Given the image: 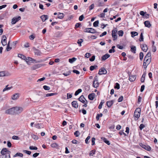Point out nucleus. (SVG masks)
I'll return each mask as SVG.
<instances>
[{
  "label": "nucleus",
  "instance_id": "obj_1",
  "mask_svg": "<svg viewBox=\"0 0 158 158\" xmlns=\"http://www.w3.org/2000/svg\"><path fill=\"white\" fill-rule=\"evenodd\" d=\"M117 30L116 28L112 30V36L113 38V40L114 41L116 40L117 38Z\"/></svg>",
  "mask_w": 158,
  "mask_h": 158
},
{
  "label": "nucleus",
  "instance_id": "obj_2",
  "mask_svg": "<svg viewBox=\"0 0 158 158\" xmlns=\"http://www.w3.org/2000/svg\"><path fill=\"white\" fill-rule=\"evenodd\" d=\"M140 112L141 109L140 108H136L135 111L134 116L135 118H137V119L140 116Z\"/></svg>",
  "mask_w": 158,
  "mask_h": 158
},
{
  "label": "nucleus",
  "instance_id": "obj_3",
  "mask_svg": "<svg viewBox=\"0 0 158 158\" xmlns=\"http://www.w3.org/2000/svg\"><path fill=\"white\" fill-rule=\"evenodd\" d=\"M25 60L28 64H29L30 63V61H31V62L32 63H37L40 62V61H36V60L29 57H28L27 58L26 57V59Z\"/></svg>",
  "mask_w": 158,
  "mask_h": 158
},
{
  "label": "nucleus",
  "instance_id": "obj_4",
  "mask_svg": "<svg viewBox=\"0 0 158 158\" xmlns=\"http://www.w3.org/2000/svg\"><path fill=\"white\" fill-rule=\"evenodd\" d=\"M129 76V79L132 82L135 81L136 78V75H131V73L128 72V73Z\"/></svg>",
  "mask_w": 158,
  "mask_h": 158
},
{
  "label": "nucleus",
  "instance_id": "obj_5",
  "mask_svg": "<svg viewBox=\"0 0 158 158\" xmlns=\"http://www.w3.org/2000/svg\"><path fill=\"white\" fill-rule=\"evenodd\" d=\"M5 113L8 114H14L15 113V107L10 108L5 111Z\"/></svg>",
  "mask_w": 158,
  "mask_h": 158
},
{
  "label": "nucleus",
  "instance_id": "obj_6",
  "mask_svg": "<svg viewBox=\"0 0 158 158\" xmlns=\"http://www.w3.org/2000/svg\"><path fill=\"white\" fill-rule=\"evenodd\" d=\"M21 19V17L20 16H18L17 17H15L13 18L12 19V21L11 22V24H14L16 23L17 22H18Z\"/></svg>",
  "mask_w": 158,
  "mask_h": 158
},
{
  "label": "nucleus",
  "instance_id": "obj_7",
  "mask_svg": "<svg viewBox=\"0 0 158 158\" xmlns=\"http://www.w3.org/2000/svg\"><path fill=\"white\" fill-rule=\"evenodd\" d=\"M139 145L141 147L146 150L149 151L151 150V148L150 146L148 145H146L142 143H140Z\"/></svg>",
  "mask_w": 158,
  "mask_h": 158
},
{
  "label": "nucleus",
  "instance_id": "obj_8",
  "mask_svg": "<svg viewBox=\"0 0 158 158\" xmlns=\"http://www.w3.org/2000/svg\"><path fill=\"white\" fill-rule=\"evenodd\" d=\"M107 73V71L104 68H101L99 70L98 74L100 75L102 74H105Z\"/></svg>",
  "mask_w": 158,
  "mask_h": 158
},
{
  "label": "nucleus",
  "instance_id": "obj_9",
  "mask_svg": "<svg viewBox=\"0 0 158 158\" xmlns=\"http://www.w3.org/2000/svg\"><path fill=\"white\" fill-rule=\"evenodd\" d=\"M15 113L19 114L23 110V108L21 107H15Z\"/></svg>",
  "mask_w": 158,
  "mask_h": 158
},
{
  "label": "nucleus",
  "instance_id": "obj_10",
  "mask_svg": "<svg viewBox=\"0 0 158 158\" xmlns=\"http://www.w3.org/2000/svg\"><path fill=\"white\" fill-rule=\"evenodd\" d=\"M78 99L83 103H87V101L83 95H81Z\"/></svg>",
  "mask_w": 158,
  "mask_h": 158
},
{
  "label": "nucleus",
  "instance_id": "obj_11",
  "mask_svg": "<svg viewBox=\"0 0 158 158\" xmlns=\"http://www.w3.org/2000/svg\"><path fill=\"white\" fill-rule=\"evenodd\" d=\"M42 65V64H36L31 67V68L33 70H35L38 68L41 67Z\"/></svg>",
  "mask_w": 158,
  "mask_h": 158
},
{
  "label": "nucleus",
  "instance_id": "obj_12",
  "mask_svg": "<svg viewBox=\"0 0 158 158\" xmlns=\"http://www.w3.org/2000/svg\"><path fill=\"white\" fill-rule=\"evenodd\" d=\"M2 38H3V39L1 41V43L4 46L5 45H6L7 44V42H6V36L5 35H3L2 36Z\"/></svg>",
  "mask_w": 158,
  "mask_h": 158
},
{
  "label": "nucleus",
  "instance_id": "obj_13",
  "mask_svg": "<svg viewBox=\"0 0 158 158\" xmlns=\"http://www.w3.org/2000/svg\"><path fill=\"white\" fill-rule=\"evenodd\" d=\"M140 47L142 50L144 52H146L148 50L147 45L145 44L140 45Z\"/></svg>",
  "mask_w": 158,
  "mask_h": 158
},
{
  "label": "nucleus",
  "instance_id": "obj_14",
  "mask_svg": "<svg viewBox=\"0 0 158 158\" xmlns=\"http://www.w3.org/2000/svg\"><path fill=\"white\" fill-rule=\"evenodd\" d=\"M95 96L96 95L95 93H91L88 95V98L90 100H92L94 99Z\"/></svg>",
  "mask_w": 158,
  "mask_h": 158
},
{
  "label": "nucleus",
  "instance_id": "obj_15",
  "mask_svg": "<svg viewBox=\"0 0 158 158\" xmlns=\"http://www.w3.org/2000/svg\"><path fill=\"white\" fill-rule=\"evenodd\" d=\"M71 104L73 107L75 108H77L78 107V104L76 101H74L71 103Z\"/></svg>",
  "mask_w": 158,
  "mask_h": 158
},
{
  "label": "nucleus",
  "instance_id": "obj_16",
  "mask_svg": "<svg viewBox=\"0 0 158 158\" xmlns=\"http://www.w3.org/2000/svg\"><path fill=\"white\" fill-rule=\"evenodd\" d=\"M9 151V150H7V149L6 148H2V150L1 152V153L2 155H4L6 154L7 153H8V151Z\"/></svg>",
  "mask_w": 158,
  "mask_h": 158
},
{
  "label": "nucleus",
  "instance_id": "obj_17",
  "mask_svg": "<svg viewBox=\"0 0 158 158\" xmlns=\"http://www.w3.org/2000/svg\"><path fill=\"white\" fill-rule=\"evenodd\" d=\"M19 97V94L18 93H16L14 94L12 96L11 98L13 100L17 99Z\"/></svg>",
  "mask_w": 158,
  "mask_h": 158
},
{
  "label": "nucleus",
  "instance_id": "obj_18",
  "mask_svg": "<svg viewBox=\"0 0 158 158\" xmlns=\"http://www.w3.org/2000/svg\"><path fill=\"white\" fill-rule=\"evenodd\" d=\"M114 102V100H111L107 101L106 102V105L108 107H110L113 104Z\"/></svg>",
  "mask_w": 158,
  "mask_h": 158
},
{
  "label": "nucleus",
  "instance_id": "obj_19",
  "mask_svg": "<svg viewBox=\"0 0 158 158\" xmlns=\"http://www.w3.org/2000/svg\"><path fill=\"white\" fill-rule=\"evenodd\" d=\"M110 56V55L108 54H106L103 56L102 57V60H105Z\"/></svg>",
  "mask_w": 158,
  "mask_h": 158
},
{
  "label": "nucleus",
  "instance_id": "obj_20",
  "mask_svg": "<svg viewBox=\"0 0 158 158\" xmlns=\"http://www.w3.org/2000/svg\"><path fill=\"white\" fill-rule=\"evenodd\" d=\"M40 17L42 21L44 22L48 19V16L47 15H44L41 16Z\"/></svg>",
  "mask_w": 158,
  "mask_h": 158
},
{
  "label": "nucleus",
  "instance_id": "obj_21",
  "mask_svg": "<svg viewBox=\"0 0 158 158\" xmlns=\"http://www.w3.org/2000/svg\"><path fill=\"white\" fill-rule=\"evenodd\" d=\"M34 126L36 128L38 129H40L44 127L43 125L41 123L35 124Z\"/></svg>",
  "mask_w": 158,
  "mask_h": 158
},
{
  "label": "nucleus",
  "instance_id": "obj_22",
  "mask_svg": "<svg viewBox=\"0 0 158 158\" xmlns=\"http://www.w3.org/2000/svg\"><path fill=\"white\" fill-rule=\"evenodd\" d=\"M150 58H146V57H145L143 62L147 63V65H148L151 62V60Z\"/></svg>",
  "mask_w": 158,
  "mask_h": 158
},
{
  "label": "nucleus",
  "instance_id": "obj_23",
  "mask_svg": "<svg viewBox=\"0 0 158 158\" xmlns=\"http://www.w3.org/2000/svg\"><path fill=\"white\" fill-rule=\"evenodd\" d=\"M101 139L103 140V141L106 143V144L108 145H110V141L107 140L106 138L104 137H102L101 138Z\"/></svg>",
  "mask_w": 158,
  "mask_h": 158
},
{
  "label": "nucleus",
  "instance_id": "obj_24",
  "mask_svg": "<svg viewBox=\"0 0 158 158\" xmlns=\"http://www.w3.org/2000/svg\"><path fill=\"white\" fill-rule=\"evenodd\" d=\"M51 147L53 148H55L57 149L59 148V146L58 144L56 143H53L51 144Z\"/></svg>",
  "mask_w": 158,
  "mask_h": 158
},
{
  "label": "nucleus",
  "instance_id": "obj_25",
  "mask_svg": "<svg viewBox=\"0 0 158 158\" xmlns=\"http://www.w3.org/2000/svg\"><path fill=\"white\" fill-rule=\"evenodd\" d=\"M98 79L97 76H96L94 78V80L93 81V85L94 87L95 88H97L98 87V85H95L96 84L95 82H98Z\"/></svg>",
  "mask_w": 158,
  "mask_h": 158
},
{
  "label": "nucleus",
  "instance_id": "obj_26",
  "mask_svg": "<svg viewBox=\"0 0 158 158\" xmlns=\"http://www.w3.org/2000/svg\"><path fill=\"white\" fill-rule=\"evenodd\" d=\"M34 52L35 55L38 56H39L40 55L41 52L39 49H36L35 48L34 49Z\"/></svg>",
  "mask_w": 158,
  "mask_h": 158
},
{
  "label": "nucleus",
  "instance_id": "obj_27",
  "mask_svg": "<svg viewBox=\"0 0 158 158\" xmlns=\"http://www.w3.org/2000/svg\"><path fill=\"white\" fill-rule=\"evenodd\" d=\"M144 24L145 27H150L151 26L150 22L148 21H146L144 22Z\"/></svg>",
  "mask_w": 158,
  "mask_h": 158
},
{
  "label": "nucleus",
  "instance_id": "obj_28",
  "mask_svg": "<svg viewBox=\"0 0 158 158\" xmlns=\"http://www.w3.org/2000/svg\"><path fill=\"white\" fill-rule=\"evenodd\" d=\"M64 16V15L62 13H58V17L59 19H62L63 18Z\"/></svg>",
  "mask_w": 158,
  "mask_h": 158
},
{
  "label": "nucleus",
  "instance_id": "obj_29",
  "mask_svg": "<svg viewBox=\"0 0 158 158\" xmlns=\"http://www.w3.org/2000/svg\"><path fill=\"white\" fill-rule=\"evenodd\" d=\"M131 34L132 37H134L138 35V33L136 31H131Z\"/></svg>",
  "mask_w": 158,
  "mask_h": 158
},
{
  "label": "nucleus",
  "instance_id": "obj_30",
  "mask_svg": "<svg viewBox=\"0 0 158 158\" xmlns=\"http://www.w3.org/2000/svg\"><path fill=\"white\" fill-rule=\"evenodd\" d=\"M23 154L19 152L17 153L15 155H14L13 156L14 157H15L18 156L23 157Z\"/></svg>",
  "mask_w": 158,
  "mask_h": 158
},
{
  "label": "nucleus",
  "instance_id": "obj_31",
  "mask_svg": "<svg viewBox=\"0 0 158 158\" xmlns=\"http://www.w3.org/2000/svg\"><path fill=\"white\" fill-rule=\"evenodd\" d=\"M131 52H133L134 53H135L136 52V48L135 46H132L131 47Z\"/></svg>",
  "mask_w": 158,
  "mask_h": 158
},
{
  "label": "nucleus",
  "instance_id": "obj_32",
  "mask_svg": "<svg viewBox=\"0 0 158 158\" xmlns=\"http://www.w3.org/2000/svg\"><path fill=\"white\" fill-rule=\"evenodd\" d=\"M77 60V58L75 57H73L72 58H70L69 59V61L71 63H73L74 61H75Z\"/></svg>",
  "mask_w": 158,
  "mask_h": 158
},
{
  "label": "nucleus",
  "instance_id": "obj_33",
  "mask_svg": "<svg viewBox=\"0 0 158 158\" xmlns=\"http://www.w3.org/2000/svg\"><path fill=\"white\" fill-rule=\"evenodd\" d=\"M18 57L24 60L26 59V56L22 54H18Z\"/></svg>",
  "mask_w": 158,
  "mask_h": 158
},
{
  "label": "nucleus",
  "instance_id": "obj_34",
  "mask_svg": "<svg viewBox=\"0 0 158 158\" xmlns=\"http://www.w3.org/2000/svg\"><path fill=\"white\" fill-rule=\"evenodd\" d=\"M82 92V89H78L75 92L74 94V95L75 96H77L80 93H81Z\"/></svg>",
  "mask_w": 158,
  "mask_h": 158
},
{
  "label": "nucleus",
  "instance_id": "obj_35",
  "mask_svg": "<svg viewBox=\"0 0 158 158\" xmlns=\"http://www.w3.org/2000/svg\"><path fill=\"white\" fill-rule=\"evenodd\" d=\"M8 75H6V73H5L4 71H2L0 72V77L7 76Z\"/></svg>",
  "mask_w": 158,
  "mask_h": 158
},
{
  "label": "nucleus",
  "instance_id": "obj_36",
  "mask_svg": "<svg viewBox=\"0 0 158 158\" xmlns=\"http://www.w3.org/2000/svg\"><path fill=\"white\" fill-rule=\"evenodd\" d=\"M90 31H91V32L90 33H99V32H97L95 29H93L92 28H90Z\"/></svg>",
  "mask_w": 158,
  "mask_h": 158
},
{
  "label": "nucleus",
  "instance_id": "obj_37",
  "mask_svg": "<svg viewBox=\"0 0 158 158\" xmlns=\"http://www.w3.org/2000/svg\"><path fill=\"white\" fill-rule=\"evenodd\" d=\"M8 85L6 86V87L3 89V92H4L6 90L10 89L12 88V87H8Z\"/></svg>",
  "mask_w": 158,
  "mask_h": 158
},
{
  "label": "nucleus",
  "instance_id": "obj_38",
  "mask_svg": "<svg viewBox=\"0 0 158 158\" xmlns=\"http://www.w3.org/2000/svg\"><path fill=\"white\" fill-rule=\"evenodd\" d=\"M102 113H100L99 114H98L97 115L96 117V118L97 120H98L99 119L100 117H102Z\"/></svg>",
  "mask_w": 158,
  "mask_h": 158
},
{
  "label": "nucleus",
  "instance_id": "obj_39",
  "mask_svg": "<svg viewBox=\"0 0 158 158\" xmlns=\"http://www.w3.org/2000/svg\"><path fill=\"white\" fill-rule=\"evenodd\" d=\"M143 33L141 32L140 34V37L139 39V41L140 42L143 41Z\"/></svg>",
  "mask_w": 158,
  "mask_h": 158
},
{
  "label": "nucleus",
  "instance_id": "obj_40",
  "mask_svg": "<svg viewBox=\"0 0 158 158\" xmlns=\"http://www.w3.org/2000/svg\"><path fill=\"white\" fill-rule=\"evenodd\" d=\"M83 40L82 39H81L78 40L77 43L79 44V46H81V43L83 42Z\"/></svg>",
  "mask_w": 158,
  "mask_h": 158
},
{
  "label": "nucleus",
  "instance_id": "obj_41",
  "mask_svg": "<svg viewBox=\"0 0 158 158\" xmlns=\"http://www.w3.org/2000/svg\"><path fill=\"white\" fill-rule=\"evenodd\" d=\"M114 88L115 89H120V85L118 83H116L115 84V85L114 86Z\"/></svg>",
  "mask_w": 158,
  "mask_h": 158
},
{
  "label": "nucleus",
  "instance_id": "obj_42",
  "mask_svg": "<svg viewBox=\"0 0 158 158\" xmlns=\"http://www.w3.org/2000/svg\"><path fill=\"white\" fill-rule=\"evenodd\" d=\"M99 21L97 20L94 22L93 23V26L94 27H97L98 26L99 24Z\"/></svg>",
  "mask_w": 158,
  "mask_h": 158
},
{
  "label": "nucleus",
  "instance_id": "obj_43",
  "mask_svg": "<svg viewBox=\"0 0 158 158\" xmlns=\"http://www.w3.org/2000/svg\"><path fill=\"white\" fill-rule=\"evenodd\" d=\"M118 34L119 36H123V32L122 30L119 31L118 32Z\"/></svg>",
  "mask_w": 158,
  "mask_h": 158
},
{
  "label": "nucleus",
  "instance_id": "obj_44",
  "mask_svg": "<svg viewBox=\"0 0 158 158\" xmlns=\"http://www.w3.org/2000/svg\"><path fill=\"white\" fill-rule=\"evenodd\" d=\"M98 66L97 65H95V66L92 65L90 66L89 69L91 71L93 70L94 69H95L96 68H97Z\"/></svg>",
  "mask_w": 158,
  "mask_h": 158
},
{
  "label": "nucleus",
  "instance_id": "obj_45",
  "mask_svg": "<svg viewBox=\"0 0 158 158\" xmlns=\"http://www.w3.org/2000/svg\"><path fill=\"white\" fill-rule=\"evenodd\" d=\"M84 31L85 32H89L90 33L91 32V31H90V28H85L84 30Z\"/></svg>",
  "mask_w": 158,
  "mask_h": 158
},
{
  "label": "nucleus",
  "instance_id": "obj_46",
  "mask_svg": "<svg viewBox=\"0 0 158 158\" xmlns=\"http://www.w3.org/2000/svg\"><path fill=\"white\" fill-rule=\"evenodd\" d=\"M56 93H54L47 94L45 96H44V97L51 96L54 95H56Z\"/></svg>",
  "mask_w": 158,
  "mask_h": 158
},
{
  "label": "nucleus",
  "instance_id": "obj_47",
  "mask_svg": "<svg viewBox=\"0 0 158 158\" xmlns=\"http://www.w3.org/2000/svg\"><path fill=\"white\" fill-rule=\"evenodd\" d=\"M95 150H93L90 152L89 155L90 156H93L95 153Z\"/></svg>",
  "mask_w": 158,
  "mask_h": 158
},
{
  "label": "nucleus",
  "instance_id": "obj_48",
  "mask_svg": "<svg viewBox=\"0 0 158 158\" xmlns=\"http://www.w3.org/2000/svg\"><path fill=\"white\" fill-rule=\"evenodd\" d=\"M98 6H102L104 5V3L101 2H98Z\"/></svg>",
  "mask_w": 158,
  "mask_h": 158
},
{
  "label": "nucleus",
  "instance_id": "obj_49",
  "mask_svg": "<svg viewBox=\"0 0 158 158\" xmlns=\"http://www.w3.org/2000/svg\"><path fill=\"white\" fill-rule=\"evenodd\" d=\"M43 88L46 90H49L50 89L49 86L45 85L43 86Z\"/></svg>",
  "mask_w": 158,
  "mask_h": 158
},
{
  "label": "nucleus",
  "instance_id": "obj_50",
  "mask_svg": "<svg viewBox=\"0 0 158 158\" xmlns=\"http://www.w3.org/2000/svg\"><path fill=\"white\" fill-rule=\"evenodd\" d=\"M29 149L30 150H37L38 148L36 147L35 146H30L29 147Z\"/></svg>",
  "mask_w": 158,
  "mask_h": 158
},
{
  "label": "nucleus",
  "instance_id": "obj_51",
  "mask_svg": "<svg viewBox=\"0 0 158 158\" xmlns=\"http://www.w3.org/2000/svg\"><path fill=\"white\" fill-rule=\"evenodd\" d=\"M145 57H146V58H151V53L150 52H148Z\"/></svg>",
  "mask_w": 158,
  "mask_h": 158
},
{
  "label": "nucleus",
  "instance_id": "obj_52",
  "mask_svg": "<svg viewBox=\"0 0 158 158\" xmlns=\"http://www.w3.org/2000/svg\"><path fill=\"white\" fill-rule=\"evenodd\" d=\"M70 73L71 72L69 71L66 72V73H63V74L65 76H67L70 74Z\"/></svg>",
  "mask_w": 158,
  "mask_h": 158
},
{
  "label": "nucleus",
  "instance_id": "obj_53",
  "mask_svg": "<svg viewBox=\"0 0 158 158\" xmlns=\"http://www.w3.org/2000/svg\"><path fill=\"white\" fill-rule=\"evenodd\" d=\"M12 139L15 140H19V138L17 136L14 135L12 137Z\"/></svg>",
  "mask_w": 158,
  "mask_h": 158
},
{
  "label": "nucleus",
  "instance_id": "obj_54",
  "mask_svg": "<svg viewBox=\"0 0 158 158\" xmlns=\"http://www.w3.org/2000/svg\"><path fill=\"white\" fill-rule=\"evenodd\" d=\"M74 135H75L76 137H78L80 135V132L79 131H76L74 133Z\"/></svg>",
  "mask_w": 158,
  "mask_h": 158
},
{
  "label": "nucleus",
  "instance_id": "obj_55",
  "mask_svg": "<svg viewBox=\"0 0 158 158\" xmlns=\"http://www.w3.org/2000/svg\"><path fill=\"white\" fill-rule=\"evenodd\" d=\"M143 54L142 52H140L139 53V58L140 60L143 59Z\"/></svg>",
  "mask_w": 158,
  "mask_h": 158
},
{
  "label": "nucleus",
  "instance_id": "obj_56",
  "mask_svg": "<svg viewBox=\"0 0 158 158\" xmlns=\"http://www.w3.org/2000/svg\"><path fill=\"white\" fill-rule=\"evenodd\" d=\"M95 59V56L94 55H93L89 59V60L90 61L92 62Z\"/></svg>",
  "mask_w": 158,
  "mask_h": 158
},
{
  "label": "nucleus",
  "instance_id": "obj_57",
  "mask_svg": "<svg viewBox=\"0 0 158 158\" xmlns=\"http://www.w3.org/2000/svg\"><path fill=\"white\" fill-rule=\"evenodd\" d=\"M95 139L94 137H93L91 139L92 141V145H94L95 144Z\"/></svg>",
  "mask_w": 158,
  "mask_h": 158
},
{
  "label": "nucleus",
  "instance_id": "obj_58",
  "mask_svg": "<svg viewBox=\"0 0 158 158\" xmlns=\"http://www.w3.org/2000/svg\"><path fill=\"white\" fill-rule=\"evenodd\" d=\"M11 48H12L10 47V45L9 44L7 45V47L6 49L7 51H10L11 49Z\"/></svg>",
  "mask_w": 158,
  "mask_h": 158
},
{
  "label": "nucleus",
  "instance_id": "obj_59",
  "mask_svg": "<svg viewBox=\"0 0 158 158\" xmlns=\"http://www.w3.org/2000/svg\"><path fill=\"white\" fill-rule=\"evenodd\" d=\"M84 16L83 15H82L81 16H80L79 18V20L80 21H82L83 20V19H84Z\"/></svg>",
  "mask_w": 158,
  "mask_h": 158
},
{
  "label": "nucleus",
  "instance_id": "obj_60",
  "mask_svg": "<svg viewBox=\"0 0 158 158\" xmlns=\"http://www.w3.org/2000/svg\"><path fill=\"white\" fill-rule=\"evenodd\" d=\"M81 25V24L80 23H77L75 25V28H77L79 27Z\"/></svg>",
  "mask_w": 158,
  "mask_h": 158
},
{
  "label": "nucleus",
  "instance_id": "obj_61",
  "mask_svg": "<svg viewBox=\"0 0 158 158\" xmlns=\"http://www.w3.org/2000/svg\"><path fill=\"white\" fill-rule=\"evenodd\" d=\"M90 136H88L86 139L85 140V142L86 143L88 144L89 143L88 140L90 139Z\"/></svg>",
  "mask_w": 158,
  "mask_h": 158
},
{
  "label": "nucleus",
  "instance_id": "obj_62",
  "mask_svg": "<svg viewBox=\"0 0 158 158\" xmlns=\"http://www.w3.org/2000/svg\"><path fill=\"white\" fill-rule=\"evenodd\" d=\"M94 6V4H92L89 7V10H90L92 9H93Z\"/></svg>",
  "mask_w": 158,
  "mask_h": 158
},
{
  "label": "nucleus",
  "instance_id": "obj_63",
  "mask_svg": "<svg viewBox=\"0 0 158 158\" xmlns=\"http://www.w3.org/2000/svg\"><path fill=\"white\" fill-rule=\"evenodd\" d=\"M123 97L122 96H121L118 99V102H122L123 100Z\"/></svg>",
  "mask_w": 158,
  "mask_h": 158
},
{
  "label": "nucleus",
  "instance_id": "obj_64",
  "mask_svg": "<svg viewBox=\"0 0 158 158\" xmlns=\"http://www.w3.org/2000/svg\"><path fill=\"white\" fill-rule=\"evenodd\" d=\"M145 127L144 125L143 124H141L140 125L139 128L140 130H142Z\"/></svg>",
  "mask_w": 158,
  "mask_h": 158
}]
</instances>
